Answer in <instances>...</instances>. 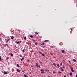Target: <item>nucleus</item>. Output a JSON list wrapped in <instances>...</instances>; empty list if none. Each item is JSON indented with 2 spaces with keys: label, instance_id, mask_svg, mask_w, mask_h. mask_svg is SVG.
Returning a JSON list of instances; mask_svg holds the SVG:
<instances>
[{
  "label": "nucleus",
  "instance_id": "obj_46",
  "mask_svg": "<svg viewBox=\"0 0 77 77\" xmlns=\"http://www.w3.org/2000/svg\"><path fill=\"white\" fill-rule=\"evenodd\" d=\"M9 39H11V38H9Z\"/></svg>",
  "mask_w": 77,
  "mask_h": 77
},
{
  "label": "nucleus",
  "instance_id": "obj_8",
  "mask_svg": "<svg viewBox=\"0 0 77 77\" xmlns=\"http://www.w3.org/2000/svg\"><path fill=\"white\" fill-rule=\"evenodd\" d=\"M23 59H24V57L22 58V59H20V60L21 61H23Z\"/></svg>",
  "mask_w": 77,
  "mask_h": 77
},
{
  "label": "nucleus",
  "instance_id": "obj_5",
  "mask_svg": "<svg viewBox=\"0 0 77 77\" xmlns=\"http://www.w3.org/2000/svg\"><path fill=\"white\" fill-rule=\"evenodd\" d=\"M44 42H48V40H45L44 41Z\"/></svg>",
  "mask_w": 77,
  "mask_h": 77
},
{
  "label": "nucleus",
  "instance_id": "obj_49",
  "mask_svg": "<svg viewBox=\"0 0 77 77\" xmlns=\"http://www.w3.org/2000/svg\"><path fill=\"white\" fill-rule=\"evenodd\" d=\"M52 48H53V46H52Z\"/></svg>",
  "mask_w": 77,
  "mask_h": 77
},
{
  "label": "nucleus",
  "instance_id": "obj_10",
  "mask_svg": "<svg viewBox=\"0 0 77 77\" xmlns=\"http://www.w3.org/2000/svg\"><path fill=\"white\" fill-rule=\"evenodd\" d=\"M73 62H76V60H75V59H73Z\"/></svg>",
  "mask_w": 77,
  "mask_h": 77
},
{
  "label": "nucleus",
  "instance_id": "obj_24",
  "mask_svg": "<svg viewBox=\"0 0 77 77\" xmlns=\"http://www.w3.org/2000/svg\"><path fill=\"white\" fill-rule=\"evenodd\" d=\"M24 39H25V40H26V37H24Z\"/></svg>",
  "mask_w": 77,
  "mask_h": 77
},
{
  "label": "nucleus",
  "instance_id": "obj_43",
  "mask_svg": "<svg viewBox=\"0 0 77 77\" xmlns=\"http://www.w3.org/2000/svg\"><path fill=\"white\" fill-rule=\"evenodd\" d=\"M31 67H33V66L32 65H31Z\"/></svg>",
  "mask_w": 77,
  "mask_h": 77
},
{
  "label": "nucleus",
  "instance_id": "obj_9",
  "mask_svg": "<svg viewBox=\"0 0 77 77\" xmlns=\"http://www.w3.org/2000/svg\"><path fill=\"white\" fill-rule=\"evenodd\" d=\"M11 71H12V72H14V69H12L11 70Z\"/></svg>",
  "mask_w": 77,
  "mask_h": 77
},
{
  "label": "nucleus",
  "instance_id": "obj_45",
  "mask_svg": "<svg viewBox=\"0 0 77 77\" xmlns=\"http://www.w3.org/2000/svg\"><path fill=\"white\" fill-rule=\"evenodd\" d=\"M42 51H44V50L42 49Z\"/></svg>",
  "mask_w": 77,
  "mask_h": 77
},
{
  "label": "nucleus",
  "instance_id": "obj_38",
  "mask_svg": "<svg viewBox=\"0 0 77 77\" xmlns=\"http://www.w3.org/2000/svg\"><path fill=\"white\" fill-rule=\"evenodd\" d=\"M63 68H65V67L64 66H63Z\"/></svg>",
  "mask_w": 77,
  "mask_h": 77
},
{
  "label": "nucleus",
  "instance_id": "obj_31",
  "mask_svg": "<svg viewBox=\"0 0 77 77\" xmlns=\"http://www.w3.org/2000/svg\"><path fill=\"white\" fill-rule=\"evenodd\" d=\"M35 45H38V43H35Z\"/></svg>",
  "mask_w": 77,
  "mask_h": 77
},
{
  "label": "nucleus",
  "instance_id": "obj_1",
  "mask_svg": "<svg viewBox=\"0 0 77 77\" xmlns=\"http://www.w3.org/2000/svg\"><path fill=\"white\" fill-rule=\"evenodd\" d=\"M41 73H42V74H44L45 73V72H44V70H43V69H41Z\"/></svg>",
  "mask_w": 77,
  "mask_h": 77
},
{
  "label": "nucleus",
  "instance_id": "obj_16",
  "mask_svg": "<svg viewBox=\"0 0 77 77\" xmlns=\"http://www.w3.org/2000/svg\"><path fill=\"white\" fill-rule=\"evenodd\" d=\"M71 71L72 72H74V70L72 69H71Z\"/></svg>",
  "mask_w": 77,
  "mask_h": 77
},
{
  "label": "nucleus",
  "instance_id": "obj_15",
  "mask_svg": "<svg viewBox=\"0 0 77 77\" xmlns=\"http://www.w3.org/2000/svg\"><path fill=\"white\" fill-rule=\"evenodd\" d=\"M17 66L18 67H20V66L19 65H18V64H17Z\"/></svg>",
  "mask_w": 77,
  "mask_h": 77
},
{
  "label": "nucleus",
  "instance_id": "obj_17",
  "mask_svg": "<svg viewBox=\"0 0 77 77\" xmlns=\"http://www.w3.org/2000/svg\"><path fill=\"white\" fill-rule=\"evenodd\" d=\"M58 73H59L60 74H61V72H60V71H58Z\"/></svg>",
  "mask_w": 77,
  "mask_h": 77
},
{
  "label": "nucleus",
  "instance_id": "obj_21",
  "mask_svg": "<svg viewBox=\"0 0 77 77\" xmlns=\"http://www.w3.org/2000/svg\"><path fill=\"white\" fill-rule=\"evenodd\" d=\"M70 75H72V73H70Z\"/></svg>",
  "mask_w": 77,
  "mask_h": 77
},
{
  "label": "nucleus",
  "instance_id": "obj_50",
  "mask_svg": "<svg viewBox=\"0 0 77 77\" xmlns=\"http://www.w3.org/2000/svg\"><path fill=\"white\" fill-rule=\"evenodd\" d=\"M76 77H77V75H76Z\"/></svg>",
  "mask_w": 77,
  "mask_h": 77
},
{
  "label": "nucleus",
  "instance_id": "obj_48",
  "mask_svg": "<svg viewBox=\"0 0 77 77\" xmlns=\"http://www.w3.org/2000/svg\"><path fill=\"white\" fill-rule=\"evenodd\" d=\"M8 37L9 38H9V36H8Z\"/></svg>",
  "mask_w": 77,
  "mask_h": 77
},
{
  "label": "nucleus",
  "instance_id": "obj_23",
  "mask_svg": "<svg viewBox=\"0 0 77 77\" xmlns=\"http://www.w3.org/2000/svg\"><path fill=\"white\" fill-rule=\"evenodd\" d=\"M9 59V57H7V60H8V59Z\"/></svg>",
  "mask_w": 77,
  "mask_h": 77
},
{
  "label": "nucleus",
  "instance_id": "obj_34",
  "mask_svg": "<svg viewBox=\"0 0 77 77\" xmlns=\"http://www.w3.org/2000/svg\"><path fill=\"white\" fill-rule=\"evenodd\" d=\"M42 47H43V48H44L45 47V46H42Z\"/></svg>",
  "mask_w": 77,
  "mask_h": 77
},
{
  "label": "nucleus",
  "instance_id": "obj_32",
  "mask_svg": "<svg viewBox=\"0 0 77 77\" xmlns=\"http://www.w3.org/2000/svg\"><path fill=\"white\" fill-rule=\"evenodd\" d=\"M60 65H61V66H62V63H61Z\"/></svg>",
  "mask_w": 77,
  "mask_h": 77
},
{
  "label": "nucleus",
  "instance_id": "obj_42",
  "mask_svg": "<svg viewBox=\"0 0 77 77\" xmlns=\"http://www.w3.org/2000/svg\"><path fill=\"white\" fill-rule=\"evenodd\" d=\"M6 45H8V44H6Z\"/></svg>",
  "mask_w": 77,
  "mask_h": 77
},
{
  "label": "nucleus",
  "instance_id": "obj_51",
  "mask_svg": "<svg viewBox=\"0 0 77 77\" xmlns=\"http://www.w3.org/2000/svg\"><path fill=\"white\" fill-rule=\"evenodd\" d=\"M1 39V38H0V40Z\"/></svg>",
  "mask_w": 77,
  "mask_h": 77
},
{
  "label": "nucleus",
  "instance_id": "obj_19",
  "mask_svg": "<svg viewBox=\"0 0 77 77\" xmlns=\"http://www.w3.org/2000/svg\"><path fill=\"white\" fill-rule=\"evenodd\" d=\"M38 32H35V34L36 35H38Z\"/></svg>",
  "mask_w": 77,
  "mask_h": 77
},
{
  "label": "nucleus",
  "instance_id": "obj_2",
  "mask_svg": "<svg viewBox=\"0 0 77 77\" xmlns=\"http://www.w3.org/2000/svg\"><path fill=\"white\" fill-rule=\"evenodd\" d=\"M36 66L37 67H39V68H41V66H38V63H36Z\"/></svg>",
  "mask_w": 77,
  "mask_h": 77
},
{
  "label": "nucleus",
  "instance_id": "obj_40",
  "mask_svg": "<svg viewBox=\"0 0 77 77\" xmlns=\"http://www.w3.org/2000/svg\"><path fill=\"white\" fill-rule=\"evenodd\" d=\"M69 63H70V62H71L70 61H69Z\"/></svg>",
  "mask_w": 77,
  "mask_h": 77
},
{
  "label": "nucleus",
  "instance_id": "obj_22",
  "mask_svg": "<svg viewBox=\"0 0 77 77\" xmlns=\"http://www.w3.org/2000/svg\"><path fill=\"white\" fill-rule=\"evenodd\" d=\"M30 37L31 38H33V36L32 35H30Z\"/></svg>",
  "mask_w": 77,
  "mask_h": 77
},
{
  "label": "nucleus",
  "instance_id": "obj_47",
  "mask_svg": "<svg viewBox=\"0 0 77 77\" xmlns=\"http://www.w3.org/2000/svg\"><path fill=\"white\" fill-rule=\"evenodd\" d=\"M28 61H29V60H28Z\"/></svg>",
  "mask_w": 77,
  "mask_h": 77
},
{
  "label": "nucleus",
  "instance_id": "obj_37",
  "mask_svg": "<svg viewBox=\"0 0 77 77\" xmlns=\"http://www.w3.org/2000/svg\"><path fill=\"white\" fill-rule=\"evenodd\" d=\"M22 72H24V70H23L22 71Z\"/></svg>",
  "mask_w": 77,
  "mask_h": 77
},
{
  "label": "nucleus",
  "instance_id": "obj_25",
  "mask_svg": "<svg viewBox=\"0 0 77 77\" xmlns=\"http://www.w3.org/2000/svg\"><path fill=\"white\" fill-rule=\"evenodd\" d=\"M62 53H64V52H65V51H64V50H63L62 51Z\"/></svg>",
  "mask_w": 77,
  "mask_h": 77
},
{
  "label": "nucleus",
  "instance_id": "obj_28",
  "mask_svg": "<svg viewBox=\"0 0 77 77\" xmlns=\"http://www.w3.org/2000/svg\"><path fill=\"white\" fill-rule=\"evenodd\" d=\"M20 43V42H17V44H19Z\"/></svg>",
  "mask_w": 77,
  "mask_h": 77
},
{
  "label": "nucleus",
  "instance_id": "obj_3",
  "mask_svg": "<svg viewBox=\"0 0 77 77\" xmlns=\"http://www.w3.org/2000/svg\"><path fill=\"white\" fill-rule=\"evenodd\" d=\"M60 69L61 70V71H64V70H63V69L62 68V67H60Z\"/></svg>",
  "mask_w": 77,
  "mask_h": 77
},
{
  "label": "nucleus",
  "instance_id": "obj_30",
  "mask_svg": "<svg viewBox=\"0 0 77 77\" xmlns=\"http://www.w3.org/2000/svg\"><path fill=\"white\" fill-rule=\"evenodd\" d=\"M19 56H20V57H22V55H21V54H20V55H19Z\"/></svg>",
  "mask_w": 77,
  "mask_h": 77
},
{
  "label": "nucleus",
  "instance_id": "obj_44",
  "mask_svg": "<svg viewBox=\"0 0 77 77\" xmlns=\"http://www.w3.org/2000/svg\"><path fill=\"white\" fill-rule=\"evenodd\" d=\"M64 77H66V76H65V75H64Z\"/></svg>",
  "mask_w": 77,
  "mask_h": 77
},
{
  "label": "nucleus",
  "instance_id": "obj_4",
  "mask_svg": "<svg viewBox=\"0 0 77 77\" xmlns=\"http://www.w3.org/2000/svg\"><path fill=\"white\" fill-rule=\"evenodd\" d=\"M11 39H14V36H11Z\"/></svg>",
  "mask_w": 77,
  "mask_h": 77
},
{
  "label": "nucleus",
  "instance_id": "obj_11",
  "mask_svg": "<svg viewBox=\"0 0 77 77\" xmlns=\"http://www.w3.org/2000/svg\"><path fill=\"white\" fill-rule=\"evenodd\" d=\"M10 55H11V56H12V57L13 56V54L12 53L10 54Z\"/></svg>",
  "mask_w": 77,
  "mask_h": 77
},
{
  "label": "nucleus",
  "instance_id": "obj_13",
  "mask_svg": "<svg viewBox=\"0 0 77 77\" xmlns=\"http://www.w3.org/2000/svg\"><path fill=\"white\" fill-rule=\"evenodd\" d=\"M23 76H24V77H27V76L26 75H24Z\"/></svg>",
  "mask_w": 77,
  "mask_h": 77
},
{
  "label": "nucleus",
  "instance_id": "obj_20",
  "mask_svg": "<svg viewBox=\"0 0 77 77\" xmlns=\"http://www.w3.org/2000/svg\"><path fill=\"white\" fill-rule=\"evenodd\" d=\"M24 50H25V49H23L22 50L23 52H24Z\"/></svg>",
  "mask_w": 77,
  "mask_h": 77
},
{
  "label": "nucleus",
  "instance_id": "obj_36",
  "mask_svg": "<svg viewBox=\"0 0 77 77\" xmlns=\"http://www.w3.org/2000/svg\"><path fill=\"white\" fill-rule=\"evenodd\" d=\"M45 71H48V70H47V69H45Z\"/></svg>",
  "mask_w": 77,
  "mask_h": 77
},
{
  "label": "nucleus",
  "instance_id": "obj_33",
  "mask_svg": "<svg viewBox=\"0 0 77 77\" xmlns=\"http://www.w3.org/2000/svg\"><path fill=\"white\" fill-rule=\"evenodd\" d=\"M39 63H40L41 64H42V62H39Z\"/></svg>",
  "mask_w": 77,
  "mask_h": 77
},
{
  "label": "nucleus",
  "instance_id": "obj_39",
  "mask_svg": "<svg viewBox=\"0 0 77 77\" xmlns=\"http://www.w3.org/2000/svg\"><path fill=\"white\" fill-rule=\"evenodd\" d=\"M19 42L20 43H21V41H20Z\"/></svg>",
  "mask_w": 77,
  "mask_h": 77
},
{
  "label": "nucleus",
  "instance_id": "obj_12",
  "mask_svg": "<svg viewBox=\"0 0 77 77\" xmlns=\"http://www.w3.org/2000/svg\"><path fill=\"white\" fill-rule=\"evenodd\" d=\"M38 53H39L40 54H42V52H41L39 51H38Z\"/></svg>",
  "mask_w": 77,
  "mask_h": 77
},
{
  "label": "nucleus",
  "instance_id": "obj_35",
  "mask_svg": "<svg viewBox=\"0 0 77 77\" xmlns=\"http://www.w3.org/2000/svg\"><path fill=\"white\" fill-rule=\"evenodd\" d=\"M9 39H8V40H7V42H8V41H9Z\"/></svg>",
  "mask_w": 77,
  "mask_h": 77
},
{
  "label": "nucleus",
  "instance_id": "obj_52",
  "mask_svg": "<svg viewBox=\"0 0 77 77\" xmlns=\"http://www.w3.org/2000/svg\"><path fill=\"white\" fill-rule=\"evenodd\" d=\"M55 65V66H56V65Z\"/></svg>",
  "mask_w": 77,
  "mask_h": 77
},
{
  "label": "nucleus",
  "instance_id": "obj_29",
  "mask_svg": "<svg viewBox=\"0 0 77 77\" xmlns=\"http://www.w3.org/2000/svg\"><path fill=\"white\" fill-rule=\"evenodd\" d=\"M53 73L54 74H55L56 73V72L54 71V72H53Z\"/></svg>",
  "mask_w": 77,
  "mask_h": 77
},
{
  "label": "nucleus",
  "instance_id": "obj_18",
  "mask_svg": "<svg viewBox=\"0 0 77 77\" xmlns=\"http://www.w3.org/2000/svg\"><path fill=\"white\" fill-rule=\"evenodd\" d=\"M44 45V43H42L41 44V45Z\"/></svg>",
  "mask_w": 77,
  "mask_h": 77
},
{
  "label": "nucleus",
  "instance_id": "obj_6",
  "mask_svg": "<svg viewBox=\"0 0 77 77\" xmlns=\"http://www.w3.org/2000/svg\"><path fill=\"white\" fill-rule=\"evenodd\" d=\"M4 73L5 74H8V72H4Z\"/></svg>",
  "mask_w": 77,
  "mask_h": 77
},
{
  "label": "nucleus",
  "instance_id": "obj_26",
  "mask_svg": "<svg viewBox=\"0 0 77 77\" xmlns=\"http://www.w3.org/2000/svg\"><path fill=\"white\" fill-rule=\"evenodd\" d=\"M57 66H58V67H59L60 66V65L59 64H58L57 65Z\"/></svg>",
  "mask_w": 77,
  "mask_h": 77
},
{
  "label": "nucleus",
  "instance_id": "obj_41",
  "mask_svg": "<svg viewBox=\"0 0 77 77\" xmlns=\"http://www.w3.org/2000/svg\"><path fill=\"white\" fill-rule=\"evenodd\" d=\"M33 41L34 42H35V40H33Z\"/></svg>",
  "mask_w": 77,
  "mask_h": 77
},
{
  "label": "nucleus",
  "instance_id": "obj_14",
  "mask_svg": "<svg viewBox=\"0 0 77 77\" xmlns=\"http://www.w3.org/2000/svg\"><path fill=\"white\" fill-rule=\"evenodd\" d=\"M42 54V56H45V54Z\"/></svg>",
  "mask_w": 77,
  "mask_h": 77
},
{
  "label": "nucleus",
  "instance_id": "obj_27",
  "mask_svg": "<svg viewBox=\"0 0 77 77\" xmlns=\"http://www.w3.org/2000/svg\"><path fill=\"white\" fill-rule=\"evenodd\" d=\"M0 60H2V57L0 56Z\"/></svg>",
  "mask_w": 77,
  "mask_h": 77
},
{
  "label": "nucleus",
  "instance_id": "obj_7",
  "mask_svg": "<svg viewBox=\"0 0 77 77\" xmlns=\"http://www.w3.org/2000/svg\"><path fill=\"white\" fill-rule=\"evenodd\" d=\"M17 72H20V70H19V69H17Z\"/></svg>",
  "mask_w": 77,
  "mask_h": 77
}]
</instances>
